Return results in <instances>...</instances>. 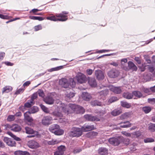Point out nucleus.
I'll use <instances>...</instances> for the list:
<instances>
[{
    "instance_id": "nucleus-1",
    "label": "nucleus",
    "mask_w": 155,
    "mask_h": 155,
    "mask_svg": "<svg viewBox=\"0 0 155 155\" xmlns=\"http://www.w3.org/2000/svg\"><path fill=\"white\" fill-rule=\"evenodd\" d=\"M68 109L70 110V113H71L72 112L70 109L73 110L77 114H83L85 112L84 109L81 106L78 105H75L73 104H69Z\"/></svg>"
},
{
    "instance_id": "nucleus-21",
    "label": "nucleus",
    "mask_w": 155,
    "mask_h": 155,
    "mask_svg": "<svg viewBox=\"0 0 155 155\" xmlns=\"http://www.w3.org/2000/svg\"><path fill=\"white\" fill-rule=\"evenodd\" d=\"M31 114L30 111H27L25 113L24 115V119L29 122H31L33 121V119L30 116Z\"/></svg>"
},
{
    "instance_id": "nucleus-26",
    "label": "nucleus",
    "mask_w": 155,
    "mask_h": 155,
    "mask_svg": "<svg viewBox=\"0 0 155 155\" xmlns=\"http://www.w3.org/2000/svg\"><path fill=\"white\" fill-rule=\"evenodd\" d=\"M58 127H59V125L56 124H54L50 127L49 130L52 133L54 134L58 128Z\"/></svg>"
},
{
    "instance_id": "nucleus-4",
    "label": "nucleus",
    "mask_w": 155,
    "mask_h": 155,
    "mask_svg": "<svg viewBox=\"0 0 155 155\" xmlns=\"http://www.w3.org/2000/svg\"><path fill=\"white\" fill-rule=\"evenodd\" d=\"M25 129L26 134H31L30 135L27 136V137L28 138L33 137L37 136L38 135V131H34L31 127H26Z\"/></svg>"
},
{
    "instance_id": "nucleus-56",
    "label": "nucleus",
    "mask_w": 155,
    "mask_h": 155,
    "mask_svg": "<svg viewBox=\"0 0 155 155\" xmlns=\"http://www.w3.org/2000/svg\"><path fill=\"white\" fill-rule=\"evenodd\" d=\"M41 11V10H39L37 9H33L31 10L30 12V13H32V14L34 15H36L37 13L36 12Z\"/></svg>"
},
{
    "instance_id": "nucleus-62",
    "label": "nucleus",
    "mask_w": 155,
    "mask_h": 155,
    "mask_svg": "<svg viewBox=\"0 0 155 155\" xmlns=\"http://www.w3.org/2000/svg\"><path fill=\"white\" fill-rule=\"evenodd\" d=\"M130 142V140L128 138H125L124 140V144L126 145H127L129 144Z\"/></svg>"
},
{
    "instance_id": "nucleus-3",
    "label": "nucleus",
    "mask_w": 155,
    "mask_h": 155,
    "mask_svg": "<svg viewBox=\"0 0 155 155\" xmlns=\"http://www.w3.org/2000/svg\"><path fill=\"white\" fill-rule=\"evenodd\" d=\"M55 104L58 108H61L65 114H68L70 113V110L68 109L69 105H66L62 103L59 100H56Z\"/></svg>"
},
{
    "instance_id": "nucleus-14",
    "label": "nucleus",
    "mask_w": 155,
    "mask_h": 155,
    "mask_svg": "<svg viewBox=\"0 0 155 155\" xmlns=\"http://www.w3.org/2000/svg\"><path fill=\"white\" fill-rule=\"evenodd\" d=\"M28 145L29 147L31 148H36L39 147L38 143L34 140L29 141L28 142Z\"/></svg>"
},
{
    "instance_id": "nucleus-64",
    "label": "nucleus",
    "mask_w": 155,
    "mask_h": 155,
    "mask_svg": "<svg viewBox=\"0 0 155 155\" xmlns=\"http://www.w3.org/2000/svg\"><path fill=\"white\" fill-rule=\"evenodd\" d=\"M23 152L21 150L16 151L14 152V154L15 155H22Z\"/></svg>"
},
{
    "instance_id": "nucleus-63",
    "label": "nucleus",
    "mask_w": 155,
    "mask_h": 155,
    "mask_svg": "<svg viewBox=\"0 0 155 155\" xmlns=\"http://www.w3.org/2000/svg\"><path fill=\"white\" fill-rule=\"evenodd\" d=\"M134 60L136 61V62L138 64H140L141 63V61L140 58L138 57H135Z\"/></svg>"
},
{
    "instance_id": "nucleus-17",
    "label": "nucleus",
    "mask_w": 155,
    "mask_h": 155,
    "mask_svg": "<svg viewBox=\"0 0 155 155\" xmlns=\"http://www.w3.org/2000/svg\"><path fill=\"white\" fill-rule=\"evenodd\" d=\"M127 60L126 58H124L121 60V67L124 70L128 71L129 69L127 65Z\"/></svg>"
},
{
    "instance_id": "nucleus-60",
    "label": "nucleus",
    "mask_w": 155,
    "mask_h": 155,
    "mask_svg": "<svg viewBox=\"0 0 155 155\" xmlns=\"http://www.w3.org/2000/svg\"><path fill=\"white\" fill-rule=\"evenodd\" d=\"M148 101L150 103L152 104H155V98H150L148 99Z\"/></svg>"
},
{
    "instance_id": "nucleus-30",
    "label": "nucleus",
    "mask_w": 155,
    "mask_h": 155,
    "mask_svg": "<svg viewBox=\"0 0 155 155\" xmlns=\"http://www.w3.org/2000/svg\"><path fill=\"white\" fill-rule=\"evenodd\" d=\"M34 103V102H33L32 101H30V102H28L25 103L24 106L21 107L19 109L23 111V110H22V108H24L25 107L29 108L33 105Z\"/></svg>"
},
{
    "instance_id": "nucleus-38",
    "label": "nucleus",
    "mask_w": 155,
    "mask_h": 155,
    "mask_svg": "<svg viewBox=\"0 0 155 155\" xmlns=\"http://www.w3.org/2000/svg\"><path fill=\"white\" fill-rule=\"evenodd\" d=\"M133 96L134 95L137 98H140L142 96V94L140 91H135L132 92Z\"/></svg>"
},
{
    "instance_id": "nucleus-46",
    "label": "nucleus",
    "mask_w": 155,
    "mask_h": 155,
    "mask_svg": "<svg viewBox=\"0 0 155 155\" xmlns=\"http://www.w3.org/2000/svg\"><path fill=\"white\" fill-rule=\"evenodd\" d=\"M154 141V140L151 138H147L144 140V142L145 143H151Z\"/></svg>"
},
{
    "instance_id": "nucleus-23",
    "label": "nucleus",
    "mask_w": 155,
    "mask_h": 155,
    "mask_svg": "<svg viewBox=\"0 0 155 155\" xmlns=\"http://www.w3.org/2000/svg\"><path fill=\"white\" fill-rule=\"evenodd\" d=\"M44 101L47 104H52L54 103V100L52 97L48 96L44 99Z\"/></svg>"
},
{
    "instance_id": "nucleus-7",
    "label": "nucleus",
    "mask_w": 155,
    "mask_h": 155,
    "mask_svg": "<svg viewBox=\"0 0 155 155\" xmlns=\"http://www.w3.org/2000/svg\"><path fill=\"white\" fill-rule=\"evenodd\" d=\"M69 12L67 11H63L60 14H56L55 16L57 17L61 18H58V19H61L64 20L62 21H65L68 19V16L66 15L68 14Z\"/></svg>"
},
{
    "instance_id": "nucleus-9",
    "label": "nucleus",
    "mask_w": 155,
    "mask_h": 155,
    "mask_svg": "<svg viewBox=\"0 0 155 155\" xmlns=\"http://www.w3.org/2000/svg\"><path fill=\"white\" fill-rule=\"evenodd\" d=\"M59 84L62 87L64 88H67L69 86L67 79L65 78H62L59 80Z\"/></svg>"
},
{
    "instance_id": "nucleus-58",
    "label": "nucleus",
    "mask_w": 155,
    "mask_h": 155,
    "mask_svg": "<svg viewBox=\"0 0 155 155\" xmlns=\"http://www.w3.org/2000/svg\"><path fill=\"white\" fill-rule=\"evenodd\" d=\"M134 134L137 137H138L141 135V133L140 131H138L135 132Z\"/></svg>"
},
{
    "instance_id": "nucleus-59",
    "label": "nucleus",
    "mask_w": 155,
    "mask_h": 155,
    "mask_svg": "<svg viewBox=\"0 0 155 155\" xmlns=\"http://www.w3.org/2000/svg\"><path fill=\"white\" fill-rule=\"evenodd\" d=\"M25 89L23 88H20L17 90L15 92V94H18L21 93H22L24 91Z\"/></svg>"
},
{
    "instance_id": "nucleus-12",
    "label": "nucleus",
    "mask_w": 155,
    "mask_h": 155,
    "mask_svg": "<svg viewBox=\"0 0 155 155\" xmlns=\"http://www.w3.org/2000/svg\"><path fill=\"white\" fill-rule=\"evenodd\" d=\"M87 80V78L86 76L84 74H80L77 77V80L78 82L81 84L85 83Z\"/></svg>"
},
{
    "instance_id": "nucleus-53",
    "label": "nucleus",
    "mask_w": 155,
    "mask_h": 155,
    "mask_svg": "<svg viewBox=\"0 0 155 155\" xmlns=\"http://www.w3.org/2000/svg\"><path fill=\"white\" fill-rule=\"evenodd\" d=\"M41 107L44 112L47 113H48L49 112V110L48 109L44 106L41 105Z\"/></svg>"
},
{
    "instance_id": "nucleus-39",
    "label": "nucleus",
    "mask_w": 155,
    "mask_h": 155,
    "mask_svg": "<svg viewBox=\"0 0 155 155\" xmlns=\"http://www.w3.org/2000/svg\"><path fill=\"white\" fill-rule=\"evenodd\" d=\"M64 133V131L63 130L60 129V127H58V129L56 131V132L54 134L55 135H62Z\"/></svg>"
},
{
    "instance_id": "nucleus-37",
    "label": "nucleus",
    "mask_w": 155,
    "mask_h": 155,
    "mask_svg": "<svg viewBox=\"0 0 155 155\" xmlns=\"http://www.w3.org/2000/svg\"><path fill=\"white\" fill-rule=\"evenodd\" d=\"M60 141L57 140L52 139L51 140L47 142V143L49 145H54L58 143Z\"/></svg>"
},
{
    "instance_id": "nucleus-33",
    "label": "nucleus",
    "mask_w": 155,
    "mask_h": 155,
    "mask_svg": "<svg viewBox=\"0 0 155 155\" xmlns=\"http://www.w3.org/2000/svg\"><path fill=\"white\" fill-rule=\"evenodd\" d=\"M46 19L48 20H50L51 21H62L64 20L61 19H58V18H57L54 15L47 17H46Z\"/></svg>"
},
{
    "instance_id": "nucleus-8",
    "label": "nucleus",
    "mask_w": 155,
    "mask_h": 155,
    "mask_svg": "<svg viewBox=\"0 0 155 155\" xmlns=\"http://www.w3.org/2000/svg\"><path fill=\"white\" fill-rule=\"evenodd\" d=\"M52 120V117L50 116H45L42 120V124L44 125H48L50 124Z\"/></svg>"
},
{
    "instance_id": "nucleus-42",
    "label": "nucleus",
    "mask_w": 155,
    "mask_h": 155,
    "mask_svg": "<svg viewBox=\"0 0 155 155\" xmlns=\"http://www.w3.org/2000/svg\"><path fill=\"white\" fill-rule=\"evenodd\" d=\"M101 103L99 102L97 100H95L91 101V104L93 106H101Z\"/></svg>"
},
{
    "instance_id": "nucleus-24",
    "label": "nucleus",
    "mask_w": 155,
    "mask_h": 155,
    "mask_svg": "<svg viewBox=\"0 0 155 155\" xmlns=\"http://www.w3.org/2000/svg\"><path fill=\"white\" fill-rule=\"evenodd\" d=\"M129 70H131L133 71H136L137 70V68L135 64L132 62L129 61L128 63Z\"/></svg>"
},
{
    "instance_id": "nucleus-32",
    "label": "nucleus",
    "mask_w": 155,
    "mask_h": 155,
    "mask_svg": "<svg viewBox=\"0 0 155 155\" xmlns=\"http://www.w3.org/2000/svg\"><path fill=\"white\" fill-rule=\"evenodd\" d=\"M12 88L10 86H6L2 89V93H8L12 91Z\"/></svg>"
},
{
    "instance_id": "nucleus-48",
    "label": "nucleus",
    "mask_w": 155,
    "mask_h": 155,
    "mask_svg": "<svg viewBox=\"0 0 155 155\" xmlns=\"http://www.w3.org/2000/svg\"><path fill=\"white\" fill-rule=\"evenodd\" d=\"M100 121V119L96 116L91 115V121Z\"/></svg>"
},
{
    "instance_id": "nucleus-2",
    "label": "nucleus",
    "mask_w": 155,
    "mask_h": 155,
    "mask_svg": "<svg viewBox=\"0 0 155 155\" xmlns=\"http://www.w3.org/2000/svg\"><path fill=\"white\" fill-rule=\"evenodd\" d=\"M82 134L81 128L73 127L69 133V136L71 137H79Z\"/></svg>"
},
{
    "instance_id": "nucleus-36",
    "label": "nucleus",
    "mask_w": 155,
    "mask_h": 155,
    "mask_svg": "<svg viewBox=\"0 0 155 155\" xmlns=\"http://www.w3.org/2000/svg\"><path fill=\"white\" fill-rule=\"evenodd\" d=\"M29 17L31 19L38 20L39 21H42L45 19L43 17L39 16H29Z\"/></svg>"
},
{
    "instance_id": "nucleus-34",
    "label": "nucleus",
    "mask_w": 155,
    "mask_h": 155,
    "mask_svg": "<svg viewBox=\"0 0 155 155\" xmlns=\"http://www.w3.org/2000/svg\"><path fill=\"white\" fill-rule=\"evenodd\" d=\"M120 104L122 107L127 108H129L131 107L130 104L126 101H121L120 102Z\"/></svg>"
},
{
    "instance_id": "nucleus-45",
    "label": "nucleus",
    "mask_w": 155,
    "mask_h": 155,
    "mask_svg": "<svg viewBox=\"0 0 155 155\" xmlns=\"http://www.w3.org/2000/svg\"><path fill=\"white\" fill-rule=\"evenodd\" d=\"M118 100L117 98L115 97H113L110 98L108 101L109 104H111Z\"/></svg>"
},
{
    "instance_id": "nucleus-40",
    "label": "nucleus",
    "mask_w": 155,
    "mask_h": 155,
    "mask_svg": "<svg viewBox=\"0 0 155 155\" xmlns=\"http://www.w3.org/2000/svg\"><path fill=\"white\" fill-rule=\"evenodd\" d=\"M58 150L62 153L64 154V152L66 150L65 147L64 146L61 145L58 147Z\"/></svg>"
},
{
    "instance_id": "nucleus-6",
    "label": "nucleus",
    "mask_w": 155,
    "mask_h": 155,
    "mask_svg": "<svg viewBox=\"0 0 155 155\" xmlns=\"http://www.w3.org/2000/svg\"><path fill=\"white\" fill-rule=\"evenodd\" d=\"M119 71L115 69L110 70L108 73V76L111 78H114L117 77L119 74Z\"/></svg>"
},
{
    "instance_id": "nucleus-35",
    "label": "nucleus",
    "mask_w": 155,
    "mask_h": 155,
    "mask_svg": "<svg viewBox=\"0 0 155 155\" xmlns=\"http://www.w3.org/2000/svg\"><path fill=\"white\" fill-rule=\"evenodd\" d=\"M148 129L151 132L155 131V124L150 123L148 124Z\"/></svg>"
},
{
    "instance_id": "nucleus-31",
    "label": "nucleus",
    "mask_w": 155,
    "mask_h": 155,
    "mask_svg": "<svg viewBox=\"0 0 155 155\" xmlns=\"http://www.w3.org/2000/svg\"><path fill=\"white\" fill-rule=\"evenodd\" d=\"M123 97L126 99H132L133 97V93L132 94L128 92H127L123 93Z\"/></svg>"
},
{
    "instance_id": "nucleus-20",
    "label": "nucleus",
    "mask_w": 155,
    "mask_h": 155,
    "mask_svg": "<svg viewBox=\"0 0 155 155\" xmlns=\"http://www.w3.org/2000/svg\"><path fill=\"white\" fill-rule=\"evenodd\" d=\"M88 82L89 85L92 87H95L97 85L96 79L94 78H89Z\"/></svg>"
},
{
    "instance_id": "nucleus-13",
    "label": "nucleus",
    "mask_w": 155,
    "mask_h": 155,
    "mask_svg": "<svg viewBox=\"0 0 155 155\" xmlns=\"http://www.w3.org/2000/svg\"><path fill=\"white\" fill-rule=\"evenodd\" d=\"M95 75L97 78L99 80H103L104 77L103 72L100 70L95 71Z\"/></svg>"
},
{
    "instance_id": "nucleus-47",
    "label": "nucleus",
    "mask_w": 155,
    "mask_h": 155,
    "mask_svg": "<svg viewBox=\"0 0 155 155\" xmlns=\"http://www.w3.org/2000/svg\"><path fill=\"white\" fill-rule=\"evenodd\" d=\"M108 93V91L107 90H105L100 91L99 93V94L101 96H105Z\"/></svg>"
},
{
    "instance_id": "nucleus-11",
    "label": "nucleus",
    "mask_w": 155,
    "mask_h": 155,
    "mask_svg": "<svg viewBox=\"0 0 155 155\" xmlns=\"http://www.w3.org/2000/svg\"><path fill=\"white\" fill-rule=\"evenodd\" d=\"M3 141L7 145L9 146L13 147L15 146L16 143L15 141L8 137H4Z\"/></svg>"
},
{
    "instance_id": "nucleus-51",
    "label": "nucleus",
    "mask_w": 155,
    "mask_h": 155,
    "mask_svg": "<svg viewBox=\"0 0 155 155\" xmlns=\"http://www.w3.org/2000/svg\"><path fill=\"white\" fill-rule=\"evenodd\" d=\"M15 115H9L7 118V120L8 121H12L14 120L15 119Z\"/></svg>"
},
{
    "instance_id": "nucleus-50",
    "label": "nucleus",
    "mask_w": 155,
    "mask_h": 155,
    "mask_svg": "<svg viewBox=\"0 0 155 155\" xmlns=\"http://www.w3.org/2000/svg\"><path fill=\"white\" fill-rule=\"evenodd\" d=\"M42 29V26L40 24L35 26L34 27V29L35 31H37L41 30Z\"/></svg>"
},
{
    "instance_id": "nucleus-44",
    "label": "nucleus",
    "mask_w": 155,
    "mask_h": 155,
    "mask_svg": "<svg viewBox=\"0 0 155 155\" xmlns=\"http://www.w3.org/2000/svg\"><path fill=\"white\" fill-rule=\"evenodd\" d=\"M62 68V66H60L54 68H51L49 69L48 71L50 72H52L54 71H57L61 69Z\"/></svg>"
},
{
    "instance_id": "nucleus-22",
    "label": "nucleus",
    "mask_w": 155,
    "mask_h": 155,
    "mask_svg": "<svg viewBox=\"0 0 155 155\" xmlns=\"http://www.w3.org/2000/svg\"><path fill=\"white\" fill-rule=\"evenodd\" d=\"M119 124H121L120 127L121 128H128L130 127L131 126V124L128 121L124 122H122Z\"/></svg>"
},
{
    "instance_id": "nucleus-16",
    "label": "nucleus",
    "mask_w": 155,
    "mask_h": 155,
    "mask_svg": "<svg viewBox=\"0 0 155 155\" xmlns=\"http://www.w3.org/2000/svg\"><path fill=\"white\" fill-rule=\"evenodd\" d=\"M81 128L82 132H87L95 129L93 125H84Z\"/></svg>"
},
{
    "instance_id": "nucleus-10",
    "label": "nucleus",
    "mask_w": 155,
    "mask_h": 155,
    "mask_svg": "<svg viewBox=\"0 0 155 155\" xmlns=\"http://www.w3.org/2000/svg\"><path fill=\"white\" fill-rule=\"evenodd\" d=\"M108 141L110 144L114 146L118 145L120 142L119 139L115 137H112L109 138L108 140Z\"/></svg>"
},
{
    "instance_id": "nucleus-5",
    "label": "nucleus",
    "mask_w": 155,
    "mask_h": 155,
    "mask_svg": "<svg viewBox=\"0 0 155 155\" xmlns=\"http://www.w3.org/2000/svg\"><path fill=\"white\" fill-rule=\"evenodd\" d=\"M62 112L64 113L61 108H58V109H55L51 113V114L54 116L61 119L63 117Z\"/></svg>"
},
{
    "instance_id": "nucleus-19",
    "label": "nucleus",
    "mask_w": 155,
    "mask_h": 155,
    "mask_svg": "<svg viewBox=\"0 0 155 155\" xmlns=\"http://www.w3.org/2000/svg\"><path fill=\"white\" fill-rule=\"evenodd\" d=\"M21 127L16 124H13L12 125L11 130L15 132H19L21 130Z\"/></svg>"
},
{
    "instance_id": "nucleus-29",
    "label": "nucleus",
    "mask_w": 155,
    "mask_h": 155,
    "mask_svg": "<svg viewBox=\"0 0 155 155\" xmlns=\"http://www.w3.org/2000/svg\"><path fill=\"white\" fill-rule=\"evenodd\" d=\"M131 112H126L122 114L120 116V119L123 120L127 118L131 117Z\"/></svg>"
},
{
    "instance_id": "nucleus-15",
    "label": "nucleus",
    "mask_w": 155,
    "mask_h": 155,
    "mask_svg": "<svg viewBox=\"0 0 155 155\" xmlns=\"http://www.w3.org/2000/svg\"><path fill=\"white\" fill-rule=\"evenodd\" d=\"M110 89L111 91L117 94H120L122 91L120 87H115L112 85L110 86Z\"/></svg>"
},
{
    "instance_id": "nucleus-54",
    "label": "nucleus",
    "mask_w": 155,
    "mask_h": 155,
    "mask_svg": "<svg viewBox=\"0 0 155 155\" xmlns=\"http://www.w3.org/2000/svg\"><path fill=\"white\" fill-rule=\"evenodd\" d=\"M66 96L70 98L73 97L75 95V94L73 92H70L68 94H66Z\"/></svg>"
},
{
    "instance_id": "nucleus-25",
    "label": "nucleus",
    "mask_w": 155,
    "mask_h": 155,
    "mask_svg": "<svg viewBox=\"0 0 155 155\" xmlns=\"http://www.w3.org/2000/svg\"><path fill=\"white\" fill-rule=\"evenodd\" d=\"M108 152V150L105 148L101 147L98 150V152L100 155H107Z\"/></svg>"
},
{
    "instance_id": "nucleus-61",
    "label": "nucleus",
    "mask_w": 155,
    "mask_h": 155,
    "mask_svg": "<svg viewBox=\"0 0 155 155\" xmlns=\"http://www.w3.org/2000/svg\"><path fill=\"white\" fill-rule=\"evenodd\" d=\"M110 50H98L96 52L97 53H104L105 52H109Z\"/></svg>"
},
{
    "instance_id": "nucleus-55",
    "label": "nucleus",
    "mask_w": 155,
    "mask_h": 155,
    "mask_svg": "<svg viewBox=\"0 0 155 155\" xmlns=\"http://www.w3.org/2000/svg\"><path fill=\"white\" fill-rule=\"evenodd\" d=\"M3 126L5 127V130H9L10 129L11 130L12 125H11L8 124H5L3 125Z\"/></svg>"
},
{
    "instance_id": "nucleus-49",
    "label": "nucleus",
    "mask_w": 155,
    "mask_h": 155,
    "mask_svg": "<svg viewBox=\"0 0 155 155\" xmlns=\"http://www.w3.org/2000/svg\"><path fill=\"white\" fill-rule=\"evenodd\" d=\"M12 17L7 15H5L2 14H0V18L3 19H8Z\"/></svg>"
},
{
    "instance_id": "nucleus-57",
    "label": "nucleus",
    "mask_w": 155,
    "mask_h": 155,
    "mask_svg": "<svg viewBox=\"0 0 155 155\" xmlns=\"http://www.w3.org/2000/svg\"><path fill=\"white\" fill-rule=\"evenodd\" d=\"M37 97V94L36 93L34 94L31 97L30 101H32L33 102H34V100L36 99Z\"/></svg>"
},
{
    "instance_id": "nucleus-27",
    "label": "nucleus",
    "mask_w": 155,
    "mask_h": 155,
    "mask_svg": "<svg viewBox=\"0 0 155 155\" xmlns=\"http://www.w3.org/2000/svg\"><path fill=\"white\" fill-rule=\"evenodd\" d=\"M98 134L97 133L94 131H91L87 133L86 137H87L92 139Z\"/></svg>"
},
{
    "instance_id": "nucleus-41",
    "label": "nucleus",
    "mask_w": 155,
    "mask_h": 155,
    "mask_svg": "<svg viewBox=\"0 0 155 155\" xmlns=\"http://www.w3.org/2000/svg\"><path fill=\"white\" fill-rule=\"evenodd\" d=\"M142 110L145 113L147 114L150 112L151 110V108L149 106L143 107Z\"/></svg>"
},
{
    "instance_id": "nucleus-43",
    "label": "nucleus",
    "mask_w": 155,
    "mask_h": 155,
    "mask_svg": "<svg viewBox=\"0 0 155 155\" xmlns=\"http://www.w3.org/2000/svg\"><path fill=\"white\" fill-rule=\"evenodd\" d=\"M38 107L36 106H33L31 108L30 112L31 113L34 114L38 112Z\"/></svg>"
},
{
    "instance_id": "nucleus-28",
    "label": "nucleus",
    "mask_w": 155,
    "mask_h": 155,
    "mask_svg": "<svg viewBox=\"0 0 155 155\" xmlns=\"http://www.w3.org/2000/svg\"><path fill=\"white\" fill-rule=\"evenodd\" d=\"M122 112V111L121 109H116L111 112V114L113 116H116L121 114Z\"/></svg>"
},
{
    "instance_id": "nucleus-18",
    "label": "nucleus",
    "mask_w": 155,
    "mask_h": 155,
    "mask_svg": "<svg viewBox=\"0 0 155 155\" xmlns=\"http://www.w3.org/2000/svg\"><path fill=\"white\" fill-rule=\"evenodd\" d=\"M82 98L84 100L88 101L91 98L90 94L87 92H83L81 95Z\"/></svg>"
},
{
    "instance_id": "nucleus-52",
    "label": "nucleus",
    "mask_w": 155,
    "mask_h": 155,
    "mask_svg": "<svg viewBox=\"0 0 155 155\" xmlns=\"http://www.w3.org/2000/svg\"><path fill=\"white\" fill-rule=\"evenodd\" d=\"M91 114H85L84 116V118L87 121H91Z\"/></svg>"
}]
</instances>
